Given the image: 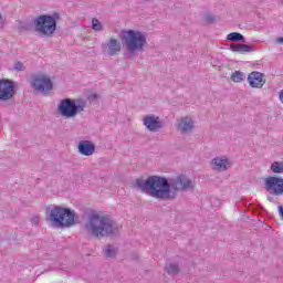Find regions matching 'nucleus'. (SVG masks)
<instances>
[{
  "mask_svg": "<svg viewBox=\"0 0 283 283\" xmlns=\"http://www.w3.org/2000/svg\"><path fill=\"white\" fill-rule=\"evenodd\" d=\"M31 86L35 92H41V94H48V92H52V90H54L52 80L44 73L33 75Z\"/></svg>",
  "mask_w": 283,
  "mask_h": 283,
  "instance_id": "7",
  "label": "nucleus"
},
{
  "mask_svg": "<svg viewBox=\"0 0 283 283\" xmlns=\"http://www.w3.org/2000/svg\"><path fill=\"white\" fill-rule=\"evenodd\" d=\"M35 32L42 36H52L56 32V18L54 15L42 14L33 20Z\"/></svg>",
  "mask_w": 283,
  "mask_h": 283,
  "instance_id": "6",
  "label": "nucleus"
},
{
  "mask_svg": "<svg viewBox=\"0 0 283 283\" xmlns=\"http://www.w3.org/2000/svg\"><path fill=\"white\" fill-rule=\"evenodd\" d=\"M195 127H196V122H193V118H191V116H185L178 120L177 129L182 135L191 134Z\"/></svg>",
  "mask_w": 283,
  "mask_h": 283,
  "instance_id": "12",
  "label": "nucleus"
},
{
  "mask_svg": "<svg viewBox=\"0 0 283 283\" xmlns=\"http://www.w3.org/2000/svg\"><path fill=\"white\" fill-rule=\"evenodd\" d=\"M14 82L8 78L0 80V101L8 102L14 98Z\"/></svg>",
  "mask_w": 283,
  "mask_h": 283,
  "instance_id": "9",
  "label": "nucleus"
},
{
  "mask_svg": "<svg viewBox=\"0 0 283 283\" xmlns=\"http://www.w3.org/2000/svg\"><path fill=\"white\" fill-rule=\"evenodd\" d=\"M211 165L214 171H227L229 159L227 157H216L212 159Z\"/></svg>",
  "mask_w": 283,
  "mask_h": 283,
  "instance_id": "15",
  "label": "nucleus"
},
{
  "mask_svg": "<svg viewBox=\"0 0 283 283\" xmlns=\"http://www.w3.org/2000/svg\"><path fill=\"white\" fill-rule=\"evenodd\" d=\"M92 29L95 32H101V31H103V23H101V21H98V19L93 18L92 19Z\"/></svg>",
  "mask_w": 283,
  "mask_h": 283,
  "instance_id": "21",
  "label": "nucleus"
},
{
  "mask_svg": "<svg viewBox=\"0 0 283 283\" xmlns=\"http://www.w3.org/2000/svg\"><path fill=\"white\" fill-rule=\"evenodd\" d=\"M144 126L148 132H158L165 127V123L156 115H147L143 118Z\"/></svg>",
  "mask_w": 283,
  "mask_h": 283,
  "instance_id": "10",
  "label": "nucleus"
},
{
  "mask_svg": "<svg viewBox=\"0 0 283 283\" xmlns=\"http://www.w3.org/2000/svg\"><path fill=\"white\" fill-rule=\"evenodd\" d=\"M248 83L250 87H253L255 90H260L264 87V75L258 71H254L248 75Z\"/></svg>",
  "mask_w": 283,
  "mask_h": 283,
  "instance_id": "13",
  "label": "nucleus"
},
{
  "mask_svg": "<svg viewBox=\"0 0 283 283\" xmlns=\"http://www.w3.org/2000/svg\"><path fill=\"white\" fill-rule=\"evenodd\" d=\"M143 3L147 2V1H151V0H140Z\"/></svg>",
  "mask_w": 283,
  "mask_h": 283,
  "instance_id": "30",
  "label": "nucleus"
},
{
  "mask_svg": "<svg viewBox=\"0 0 283 283\" xmlns=\"http://www.w3.org/2000/svg\"><path fill=\"white\" fill-rule=\"evenodd\" d=\"M87 98H88V101H96V98H98V94L92 93V94L88 95Z\"/></svg>",
  "mask_w": 283,
  "mask_h": 283,
  "instance_id": "27",
  "label": "nucleus"
},
{
  "mask_svg": "<svg viewBox=\"0 0 283 283\" xmlns=\"http://www.w3.org/2000/svg\"><path fill=\"white\" fill-rule=\"evenodd\" d=\"M264 189L271 196L283 195V178L281 177H268L264 179Z\"/></svg>",
  "mask_w": 283,
  "mask_h": 283,
  "instance_id": "8",
  "label": "nucleus"
},
{
  "mask_svg": "<svg viewBox=\"0 0 283 283\" xmlns=\"http://www.w3.org/2000/svg\"><path fill=\"white\" fill-rule=\"evenodd\" d=\"M84 229L88 235L93 238H109L114 233H118V227L114 224V220L98 212H91L84 224Z\"/></svg>",
  "mask_w": 283,
  "mask_h": 283,
  "instance_id": "2",
  "label": "nucleus"
},
{
  "mask_svg": "<svg viewBox=\"0 0 283 283\" xmlns=\"http://www.w3.org/2000/svg\"><path fill=\"white\" fill-rule=\"evenodd\" d=\"M240 52H253V46L248 44H240Z\"/></svg>",
  "mask_w": 283,
  "mask_h": 283,
  "instance_id": "22",
  "label": "nucleus"
},
{
  "mask_svg": "<svg viewBox=\"0 0 283 283\" xmlns=\"http://www.w3.org/2000/svg\"><path fill=\"white\" fill-rule=\"evenodd\" d=\"M120 42L128 54H137V52H143L145 50V45H147V36L140 31L132 29L123 30L120 33Z\"/></svg>",
  "mask_w": 283,
  "mask_h": 283,
  "instance_id": "3",
  "label": "nucleus"
},
{
  "mask_svg": "<svg viewBox=\"0 0 283 283\" xmlns=\"http://www.w3.org/2000/svg\"><path fill=\"white\" fill-rule=\"evenodd\" d=\"M279 98H280V101H281V103H282V105H283V90H281V91L279 92Z\"/></svg>",
  "mask_w": 283,
  "mask_h": 283,
  "instance_id": "28",
  "label": "nucleus"
},
{
  "mask_svg": "<svg viewBox=\"0 0 283 283\" xmlns=\"http://www.w3.org/2000/svg\"><path fill=\"white\" fill-rule=\"evenodd\" d=\"M85 107H87V101L85 99L64 98L57 105V112L64 118H76L78 114L85 112Z\"/></svg>",
  "mask_w": 283,
  "mask_h": 283,
  "instance_id": "5",
  "label": "nucleus"
},
{
  "mask_svg": "<svg viewBox=\"0 0 283 283\" xmlns=\"http://www.w3.org/2000/svg\"><path fill=\"white\" fill-rule=\"evenodd\" d=\"M13 67H14V70H17L18 72H23V70H25V66H24L23 63H21V62H17Z\"/></svg>",
  "mask_w": 283,
  "mask_h": 283,
  "instance_id": "24",
  "label": "nucleus"
},
{
  "mask_svg": "<svg viewBox=\"0 0 283 283\" xmlns=\"http://www.w3.org/2000/svg\"><path fill=\"white\" fill-rule=\"evenodd\" d=\"M271 171H273V174H283V163L274 161L271 165Z\"/></svg>",
  "mask_w": 283,
  "mask_h": 283,
  "instance_id": "20",
  "label": "nucleus"
},
{
  "mask_svg": "<svg viewBox=\"0 0 283 283\" xmlns=\"http://www.w3.org/2000/svg\"><path fill=\"white\" fill-rule=\"evenodd\" d=\"M231 81H233V83H242V81H244V73L241 71H235L231 75Z\"/></svg>",
  "mask_w": 283,
  "mask_h": 283,
  "instance_id": "19",
  "label": "nucleus"
},
{
  "mask_svg": "<svg viewBox=\"0 0 283 283\" xmlns=\"http://www.w3.org/2000/svg\"><path fill=\"white\" fill-rule=\"evenodd\" d=\"M205 21H206V23H216V18L211 14H206Z\"/></svg>",
  "mask_w": 283,
  "mask_h": 283,
  "instance_id": "23",
  "label": "nucleus"
},
{
  "mask_svg": "<svg viewBox=\"0 0 283 283\" xmlns=\"http://www.w3.org/2000/svg\"><path fill=\"white\" fill-rule=\"evenodd\" d=\"M104 255L107 258H115L118 255V250L114 245H106V248L103 250Z\"/></svg>",
  "mask_w": 283,
  "mask_h": 283,
  "instance_id": "17",
  "label": "nucleus"
},
{
  "mask_svg": "<svg viewBox=\"0 0 283 283\" xmlns=\"http://www.w3.org/2000/svg\"><path fill=\"white\" fill-rule=\"evenodd\" d=\"M122 48L120 42L114 38H111L106 43H102V50L107 56H116Z\"/></svg>",
  "mask_w": 283,
  "mask_h": 283,
  "instance_id": "11",
  "label": "nucleus"
},
{
  "mask_svg": "<svg viewBox=\"0 0 283 283\" xmlns=\"http://www.w3.org/2000/svg\"><path fill=\"white\" fill-rule=\"evenodd\" d=\"M166 271L168 275H179L180 265H178V263H170L168 266H166Z\"/></svg>",
  "mask_w": 283,
  "mask_h": 283,
  "instance_id": "16",
  "label": "nucleus"
},
{
  "mask_svg": "<svg viewBox=\"0 0 283 283\" xmlns=\"http://www.w3.org/2000/svg\"><path fill=\"white\" fill-rule=\"evenodd\" d=\"M230 50H231L232 52H240V44L232 43V44L230 45Z\"/></svg>",
  "mask_w": 283,
  "mask_h": 283,
  "instance_id": "25",
  "label": "nucleus"
},
{
  "mask_svg": "<svg viewBox=\"0 0 283 283\" xmlns=\"http://www.w3.org/2000/svg\"><path fill=\"white\" fill-rule=\"evenodd\" d=\"M134 187L157 200H176L179 191H193L196 182L186 175H179L170 179L150 176L147 179L137 178Z\"/></svg>",
  "mask_w": 283,
  "mask_h": 283,
  "instance_id": "1",
  "label": "nucleus"
},
{
  "mask_svg": "<svg viewBox=\"0 0 283 283\" xmlns=\"http://www.w3.org/2000/svg\"><path fill=\"white\" fill-rule=\"evenodd\" d=\"M78 154L82 156H93L96 151V145L90 140H81L77 145Z\"/></svg>",
  "mask_w": 283,
  "mask_h": 283,
  "instance_id": "14",
  "label": "nucleus"
},
{
  "mask_svg": "<svg viewBox=\"0 0 283 283\" xmlns=\"http://www.w3.org/2000/svg\"><path fill=\"white\" fill-rule=\"evenodd\" d=\"M31 222H32L35 227H39V222H40L39 216L32 217V218H31Z\"/></svg>",
  "mask_w": 283,
  "mask_h": 283,
  "instance_id": "26",
  "label": "nucleus"
},
{
  "mask_svg": "<svg viewBox=\"0 0 283 283\" xmlns=\"http://www.w3.org/2000/svg\"><path fill=\"white\" fill-rule=\"evenodd\" d=\"M46 220L52 222L55 227L67 228L74 227V213L70 208H63L61 206H55L51 209Z\"/></svg>",
  "mask_w": 283,
  "mask_h": 283,
  "instance_id": "4",
  "label": "nucleus"
},
{
  "mask_svg": "<svg viewBox=\"0 0 283 283\" xmlns=\"http://www.w3.org/2000/svg\"><path fill=\"white\" fill-rule=\"evenodd\" d=\"M276 43H283V38H277Z\"/></svg>",
  "mask_w": 283,
  "mask_h": 283,
  "instance_id": "29",
  "label": "nucleus"
},
{
  "mask_svg": "<svg viewBox=\"0 0 283 283\" xmlns=\"http://www.w3.org/2000/svg\"><path fill=\"white\" fill-rule=\"evenodd\" d=\"M227 39L228 41H232V42L241 41V43H244V35L238 32H232L228 34Z\"/></svg>",
  "mask_w": 283,
  "mask_h": 283,
  "instance_id": "18",
  "label": "nucleus"
},
{
  "mask_svg": "<svg viewBox=\"0 0 283 283\" xmlns=\"http://www.w3.org/2000/svg\"><path fill=\"white\" fill-rule=\"evenodd\" d=\"M0 19H1V14H0Z\"/></svg>",
  "mask_w": 283,
  "mask_h": 283,
  "instance_id": "31",
  "label": "nucleus"
}]
</instances>
